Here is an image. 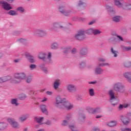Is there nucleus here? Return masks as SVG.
Here are the masks:
<instances>
[{
    "label": "nucleus",
    "mask_w": 131,
    "mask_h": 131,
    "mask_svg": "<svg viewBox=\"0 0 131 131\" xmlns=\"http://www.w3.org/2000/svg\"><path fill=\"white\" fill-rule=\"evenodd\" d=\"M113 89L116 92H124L125 91L124 85L119 82L115 83Z\"/></svg>",
    "instance_id": "3"
},
{
    "label": "nucleus",
    "mask_w": 131,
    "mask_h": 131,
    "mask_svg": "<svg viewBox=\"0 0 131 131\" xmlns=\"http://www.w3.org/2000/svg\"><path fill=\"white\" fill-rule=\"evenodd\" d=\"M117 37L118 38V40L119 41H123V38L122 36H121L120 35H117Z\"/></svg>",
    "instance_id": "52"
},
{
    "label": "nucleus",
    "mask_w": 131,
    "mask_h": 131,
    "mask_svg": "<svg viewBox=\"0 0 131 131\" xmlns=\"http://www.w3.org/2000/svg\"><path fill=\"white\" fill-rule=\"evenodd\" d=\"M88 110H89V113L90 114H96V113H99L101 112V110L100 108H96L95 109L92 108V107H89L88 108Z\"/></svg>",
    "instance_id": "14"
},
{
    "label": "nucleus",
    "mask_w": 131,
    "mask_h": 131,
    "mask_svg": "<svg viewBox=\"0 0 131 131\" xmlns=\"http://www.w3.org/2000/svg\"><path fill=\"white\" fill-rule=\"evenodd\" d=\"M121 120L125 125L128 124L130 122V119L125 116H122L121 117Z\"/></svg>",
    "instance_id": "17"
},
{
    "label": "nucleus",
    "mask_w": 131,
    "mask_h": 131,
    "mask_svg": "<svg viewBox=\"0 0 131 131\" xmlns=\"http://www.w3.org/2000/svg\"><path fill=\"white\" fill-rule=\"evenodd\" d=\"M122 49L123 51H130L131 50V47L122 46Z\"/></svg>",
    "instance_id": "34"
},
{
    "label": "nucleus",
    "mask_w": 131,
    "mask_h": 131,
    "mask_svg": "<svg viewBox=\"0 0 131 131\" xmlns=\"http://www.w3.org/2000/svg\"><path fill=\"white\" fill-rule=\"evenodd\" d=\"M102 32L98 29H94L93 30V35L95 36L100 35Z\"/></svg>",
    "instance_id": "29"
},
{
    "label": "nucleus",
    "mask_w": 131,
    "mask_h": 131,
    "mask_svg": "<svg viewBox=\"0 0 131 131\" xmlns=\"http://www.w3.org/2000/svg\"><path fill=\"white\" fill-rule=\"evenodd\" d=\"M32 81V77L31 76H28L27 78V83H30Z\"/></svg>",
    "instance_id": "48"
},
{
    "label": "nucleus",
    "mask_w": 131,
    "mask_h": 131,
    "mask_svg": "<svg viewBox=\"0 0 131 131\" xmlns=\"http://www.w3.org/2000/svg\"><path fill=\"white\" fill-rule=\"evenodd\" d=\"M86 67V64L84 62H82L79 65V69L82 70Z\"/></svg>",
    "instance_id": "45"
},
{
    "label": "nucleus",
    "mask_w": 131,
    "mask_h": 131,
    "mask_svg": "<svg viewBox=\"0 0 131 131\" xmlns=\"http://www.w3.org/2000/svg\"><path fill=\"white\" fill-rule=\"evenodd\" d=\"M124 66L126 68L131 67V62L126 61L124 63Z\"/></svg>",
    "instance_id": "47"
},
{
    "label": "nucleus",
    "mask_w": 131,
    "mask_h": 131,
    "mask_svg": "<svg viewBox=\"0 0 131 131\" xmlns=\"http://www.w3.org/2000/svg\"><path fill=\"white\" fill-rule=\"evenodd\" d=\"M59 11L61 14H63L64 16H68L70 14L69 12L66 11L65 7L63 6H60L59 7Z\"/></svg>",
    "instance_id": "16"
},
{
    "label": "nucleus",
    "mask_w": 131,
    "mask_h": 131,
    "mask_svg": "<svg viewBox=\"0 0 131 131\" xmlns=\"http://www.w3.org/2000/svg\"><path fill=\"white\" fill-rule=\"evenodd\" d=\"M63 28V26L60 23H54L51 25L50 30L51 31L57 32L58 29H62Z\"/></svg>",
    "instance_id": "5"
},
{
    "label": "nucleus",
    "mask_w": 131,
    "mask_h": 131,
    "mask_svg": "<svg viewBox=\"0 0 131 131\" xmlns=\"http://www.w3.org/2000/svg\"><path fill=\"white\" fill-rule=\"evenodd\" d=\"M34 35L38 37H43L46 36L47 33L44 30L38 29L34 32Z\"/></svg>",
    "instance_id": "7"
},
{
    "label": "nucleus",
    "mask_w": 131,
    "mask_h": 131,
    "mask_svg": "<svg viewBox=\"0 0 131 131\" xmlns=\"http://www.w3.org/2000/svg\"><path fill=\"white\" fill-rule=\"evenodd\" d=\"M69 127L71 128V131H79L74 124H70Z\"/></svg>",
    "instance_id": "32"
},
{
    "label": "nucleus",
    "mask_w": 131,
    "mask_h": 131,
    "mask_svg": "<svg viewBox=\"0 0 131 131\" xmlns=\"http://www.w3.org/2000/svg\"><path fill=\"white\" fill-rule=\"evenodd\" d=\"M51 57H52L51 52H49L48 53V55L47 56V62H48L49 63H52V60L51 59Z\"/></svg>",
    "instance_id": "27"
},
{
    "label": "nucleus",
    "mask_w": 131,
    "mask_h": 131,
    "mask_svg": "<svg viewBox=\"0 0 131 131\" xmlns=\"http://www.w3.org/2000/svg\"><path fill=\"white\" fill-rule=\"evenodd\" d=\"M122 131H131V129L129 128H122Z\"/></svg>",
    "instance_id": "53"
},
{
    "label": "nucleus",
    "mask_w": 131,
    "mask_h": 131,
    "mask_svg": "<svg viewBox=\"0 0 131 131\" xmlns=\"http://www.w3.org/2000/svg\"><path fill=\"white\" fill-rule=\"evenodd\" d=\"M123 9L124 10H131V4H126L125 3L123 6Z\"/></svg>",
    "instance_id": "30"
},
{
    "label": "nucleus",
    "mask_w": 131,
    "mask_h": 131,
    "mask_svg": "<svg viewBox=\"0 0 131 131\" xmlns=\"http://www.w3.org/2000/svg\"><path fill=\"white\" fill-rule=\"evenodd\" d=\"M37 68V66H36V64H31L29 66V68L31 71H33V70L36 69Z\"/></svg>",
    "instance_id": "38"
},
{
    "label": "nucleus",
    "mask_w": 131,
    "mask_h": 131,
    "mask_svg": "<svg viewBox=\"0 0 131 131\" xmlns=\"http://www.w3.org/2000/svg\"><path fill=\"white\" fill-rule=\"evenodd\" d=\"M39 68L40 70L43 71L45 73H47L48 71V68L47 67H45V63H40L39 65Z\"/></svg>",
    "instance_id": "20"
},
{
    "label": "nucleus",
    "mask_w": 131,
    "mask_h": 131,
    "mask_svg": "<svg viewBox=\"0 0 131 131\" xmlns=\"http://www.w3.org/2000/svg\"><path fill=\"white\" fill-rule=\"evenodd\" d=\"M111 52L114 55V57L116 58L118 57V54L119 53L118 51H116V50H114L113 48H112Z\"/></svg>",
    "instance_id": "28"
},
{
    "label": "nucleus",
    "mask_w": 131,
    "mask_h": 131,
    "mask_svg": "<svg viewBox=\"0 0 131 131\" xmlns=\"http://www.w3.org/2000/svg\"><path fill=\"white\" fill-rule=\"evenodd\" d=\"M2 79H3V82H6V81H8V80L11 79V76H8L6 77H4L2 78Z\"/></svg>",
    "instance_id": "44"
},
{
    "label": "nucleus",
    "mask_w": 131,
    "mask_h": 131,
    "mask_svg": "<svg viewBox=\"0 0 131 131\" xmlns=\"http://www.w3.org/2000/svg\"><path fill=\"white\" fill-rule=\"evenodd\" d=\"M113 20L114 22L119 23L120 21V16H117L113 18Z\"/></svg>",
    "instance_id": "36"
},
{
    "label": "nucleus",
    "mask_w": 131,
    "mask_h": 131,
    "mask_svg": "<svg viewBox=\"0 0 131 131\" xmlns=\"http://www.w3.org/2000/svg\"><path fill=\"white\" fill-rule=\"evenodd\" d=\"M102 117V116L101 115H97L96 117V119H100Z\"/></svg>",
    "instance_id": "61"
},
{
    "label": "nucleus",
    "mask_w": 131,
    "mask_h": 131,
    "mask_svg": "<svg viewBox=\"0 0 131 131\" xmlns=\"http://www.w3.org/2000/svg\"><path fill=\"white\" fill-rule=\"evenodd\" d=\"M46 124L47 125H51V121L48 120L46 122Z\"/></svg>",
    "instance_id": "59"
},
{
    "label": "nucleus",
    "mask_w": 131,
    "mask_h": 131,
    "mask_svg": "<svg viewBox=\"0 0 131 131\" xmlns=\"http://www.w3.org/2000/svg\"><path fill=\"white\" fill-rule=\"evenodd\" d=\"M55 106L59 109L71 110L73 108L72 103L67 101L66 98H62L60 96H58L56 99Z\"/></svg>",
    "instance_id": "1"
},
{
    "label": "nucleus",
    "mask_w": 131,
    "mask_h": 131,
    "mask_svg": "<svg viewBox=\"0 0 131 131\" xmlns=\"http://www.w3.org/2000/svg\"><path fill=\"white\" fill-rule=\"evenodd\" d=\"M40 108L42 112V113H45V114H47V110L46 109V105L42 104L40 106Z\"/></svg>",
    "instance_id": "33"
},
{
    "label": "nucleus",
    "mask_w": 131,
    "mask_h": 131,
    "mask_svg": "<svg viewBox=\"0 0 131 131\" xmlns=\"http://www.w3.org/2000/svg\"><path fill=\"white\" fill-rule=\"evenodd\" d=\"M110 66V64L109 63H103L102 64H100L99 66L101 67H106V66Z\"/></svg>",
    "instance_id": "51"
},
{
    "label": "nucleus",
    "mask_w": 131,
    "mask_h": 131,
    "mask_svg": "<svg viewBox=\"0 0 131 131\" xmlns=\"http://www.w3.org/2000/svg\"><path fill=\"white\" fill-rule=\"evenodd\" d=\"M67 90L70 93H74L76 92L77 88L74 84H69L67 86Z\"/></svg>",
    "instance_id": "11"
},
{
    "label": "nucleus",
    "mask_w": 131,
    "mask_h": 131,
    "mask_svg": "<svg viewBox=\"0 0 131 131\" xmlns=\"http://www.w3.org/2000/svg\"><path fill=\"white\" fill-rule=\"evenodd\" d=\"M75 38L79 41H83L86 38V35L83 31H79L75 35Z\"/></svg>",
    "instance_id": "4"
},
{
    "label": "nucleus",
    "mask_w": 131,
    "mask_h": 131,
    "mask_svg": "<svg viewBox=\"0 0 131 131\" xmlns=\"http://www.w3.org/2000/svg\"><path fill=\"white\" fill-rule=\"evenodd\" d=\"M58 47L59 45L56 42H54L51 45V48L53 50H57Z\"/></svg>",
    "instance_id": "35"
},
{
    "label": "nucleus",
    "mask_w": 131,
    "mask_h": 131,
    "mask_svg": "<svg viewBox=\"0 0 131 131\" xmlns=\"http://www.w3.org/2000/svg\"><path fill=\"white\" fill-rule=\"evenodd\" d=\"M106 60L104 58H101L99 59V61L100 62H105Z\"/></svg>",
    "instance_id": "57"
},
{
    "label": "nucleus",
    "mask_w": 131,
    "mask_h": 131,
    "mask_svg": "<svg viewBox=\"0 0 131 131\" xmlns=\"http://www.w3.org/2000/svg\"><path fill=\"white\" fill-rule=\"evenodd\" d=\"M124 77L127 79L129 82H131V72H127L124 74Z\"/></svg>",
    "instance_id": "19"
},
{
    "label": "nucleus",
    "mask_w": 131,
    "mask_h": 131,
    "mask_svg": "<svg viewBox=\"0 0 131 131\" xmlns=\"http://www.w3.org/2000/svg\"><path fill=\"white\" fill-rule=\"evenodd\" d=\"M7 121L13 128H17V122L15 119L13 118H8L7 119Z\"/></svg>",
    "instance_id": "9"
},
{
    "label": "nucleus",
    "mask_w": 131,
    "mask_h": 131,
    "mask_svg": "<svg viewBox=\"0 0 131 131\" xmlns=\"http://www.w3.org/2000/svg\"><path fill=\"white\" fill-rule=\"evenodd\" d=\"M85 116L83 114L79 115V121L81 122H84Z\"/></svg>",
    "instance_id": "40"
},
{
    "label": "nucleus",
    "mask_w": 131,
    "mask_h": 131,
    "mask_svg": "<svg viewBox=\"0 0 131 131\" xmlns=\"http://www.w3.org/2000/svg\"><path fill=\"white\" fill-rule=\"evenodd\" d=\"M95 23V21L94 20L91 21L90 22H89V25H93L94 23Z\"/></svg>",
    "instance_id": "63"
},
{
    "label": "nucleus",
    "mask_w": 131,
    "mask_h": 131,
    "mask_svg": "<svg viewBox=\"0 0 131 131\" xmlns=\"http://www.w3.org/2000/svg\"><path fill=\"white\" fill-rule=\"evenodd\" d=\"M93 131H100V128L98 127H94L93 128Z\"/></svg>",
    "instance_id": "54"
},
{
    "label": "nucleus",
    "mask_w": 131,
    "mask_h": 131,
    "mask_svg": "<svg viewBox=\"0 0 131 131\" xmlns=\"http://www.w3.org/2000/svg\"><path fill=\"white\" fill-rule=\"evenodd\" d=\"M84 3L81 2V1L79 2V4H78V7H80L82 6V5H84Z\"/></svg>",
    "instance_id": "58"
},
{
    "label": "nucleus",
    "mask_w": 131,
    "mask_h": 131,
    "mask_svg": "<svg viewBox=\"0 0 131 131\" xmlns=\"http://www.w3.org/2000/svg\"><path fill=\"white\" fill-rule=\"evenodd\" d=\"M9 124L5 122H0V131L5 130L8 128Z\"/></svg>",
    "instance_id": "15"
},
{
    "label": "nucleus",
    "mask_w": 131,
    "mask_h": 131,
    "mask_svg": "<svg viewBox=\"0 0 131 131\" xmlns=\"http://www.w3.org/2000/svg\"><path fill=\"white\" fill-rule=\"evenodd\" d=\"M60 84L61 81L59 79H56L53 83V88L54 90L58 93H61L62 91V89L60 88H59Z\"/></svg>",
    "instance_id": "6"
},
{
    "label": "nucleus",
    "mask_w": 131,
    "mask_h": 131,
    "mask_svg": "<svg viewBox=\"0 0 131 131\" xmlns=\"http://www.w3.org/2000/svg\"><path fill=\"white\" fill-rule=\"evenodd\" d=\"M34 93H35V91H31L30 92L31 95H34Z\"/></svg>",
    "instance_id": "62"
},
{
    "label": "nucleus",
    "mask_w": 131,
    "mask_h": 131,
    "mask_svg": "<svg viewBox=\"0 0 131 131\" xmlns=\"http://www.w3.org/2000/svg\"><path fill=\"white\" fill-rule=\"evenodd\" d=\"M29 116L27 114L23 115L20 117L18 118V121L20 123H23L28 119Z\"/></svg>",
    "instance_id": "18"
},
{
    "label": "nucleus",
    "mask_w": 131,
    "mask_h": 131,
    "mask_svg": "<svg viewBox=\"0 0 131 131\" xmlns=\"http://www.w3.org/2000/svg\"><path fill=\"white\" fill-rule=\"evenodd\" d=\"M0 5H2L3 9L5 10L6 11H9V10H11L12 7H11V5L8 2L2 1L0 2Z\"/></svg>",
    "instance_id": "8"
},
{
    "label": "nucleus",
    "mask_w": 131,
    "mask_h": 131,
    "mask_svg": "<svg viewBox=\"0 0 131 131\" xmlns=\"http://www.w3.org/2000/svg\"><path fill=\"white\" fill-rule=\"evenodd\" d=\"M89 93H90V95L92 97L94 96V90L93 89H91L89 90Z\"/></svg>",
    "instance_id": "49"
},
{
    "label": "nucleus",
    "mask_w": 131,
    "mask_h": 131,
    "mask_svg": "<svg viewBox=\"0 0 131 131\" xmlns=\"http://www.w3.org/2000/svg\"><path fill=\"white\" fill-rule=\"evenodd\" d=\"M117 125V122L116 121H111L109 122L107 125L110 127H114Z\"/></svg>",
    "instance_id": "25"
},
{
    "label": "nucleus",
    "mask_w": 131,
    "mask_h": 131,
    "mask_svg": "<svg viewBox=\"0 0 131 131\" xmlns=\"http://www.w3.org/2000/svg\"><path fill=\"white\" fill-rule=\"evenodd\" d=\"M80 55L82 56H85V55H86V54H88V50L86 49H82L80 52Z\"/></svg>",
    "instance_id": "24"
},
{
    "label": "nucleus",
    "mask_w": 131,
    "mask_h": 131,
    "mask_svg": "<svg viewBox=\"0 0 131 131\" xmlns=\"http://www.w3.org/2000/svg\"><path fill=\"white\" fill-rule=\"evenodd\" d=\"M25 56L26 57H27V59L29 60L30 63H33L35 62L34 57L30 54V53H26Z\"/></svg>",
    "instance_id": "13"
},
{
    "label": "nucleus",
    "mask_w": 131,
    "mask_h": 131,
    "mask_svg": "<svg viewBox=\"0 0 131 131\" xmlns=\"http://www.w3.org/2000/svg\"><path fill=\"white\" fill-rule=\"evenodd\" d=\"M123 107H124L123 105H122V104H120V106H119V109L120 110H122Z\"/></svg>",
    "instance_id": "60"
},
{
    "label": "nucleus",
    "mask_w": 131,
    "mask_h": 131,
    "mask_svg": "<svg viewBox=\"0 0 131 131\" xmlns=\"http://www.w3.org/2000/svg\"><path fill=\"white\" fill-rule=\"evenodd\" d=\"M72 122V120H71V115H68L66 117V120H63L62 122V125L63 126H67L68 124L71 125V123Z\"/></svg>",
    "instance_id": "10"
},
{
    "label": "nucleus",
    "mask_w": 131,
    "mask_h": 131,
    "mask_svg": "<svg viewBox=\"0 0 131 131\" xmlns=\"http://www.w3.org/2000/svg\"><path fill=\"white\" fill-rule=\"evenodd\" d=\"M8 14L10 15V16H15L16 15V11L10 10L9 11Z\"/></svg>",
    "instance_id": "46"
},
{
    "label": "nucleus",
    "mask_w": 131,
    "mask_h": 131,
    "mask_svg": "<svg viewBox=\"0 0 131 131\" xmlns=\"http://www.w3.org/2000/svg\"><path fill=\"white\" fill-rule=\"evenodd\" d=\"M86 33L88 35H93L94 34V29L91 28L90 29H88L86 31Z\"/></svg>",
    "instance_id": "37"
},
{
    "label": "nucleus",
    "mask_w": 131,
    "mask_h": 131,
    "mask_svg": "<svg viewBox=\"0 0 131 131\" xmlns=\"http://www.w3.org/2000/svg\"><path fill=\"white\" fill-rule=\"evenodd\" d=\"M26 78V75L24 73H18L17 75V83L21 82L22 80H24Z\"/></svg>",
    "instance_id": "12"
},
{
    "label": "nucleus",
    "mask_w": 131,
    "mask_h": 131,
    "mask_svg": "<svg viewBox=\"0 0 131 131\" xmlns=\"http://www.w3.org/2000/svg\"><path fill=\"white\" fill-rule=\"evenodd\" d=\"M108 95L110 98V101L113 106H115L119 103V100L115 96V93L112 89L108 91Z\"/></svg>",
    "instance_id": "2"
},
{
    "label": "nucleus",
    "mask_w": 131,
    "mask_h": 131,
    "mask_svg": "<svg viewBox=\"0 0 131 131\" xmlns=\"http://www.w3.org/2000/svg\"><path fill=\"white\" fill-rule=\"evenodd\" d=\"M27 98V96H26V94L21 93L19 95H18V99L21 100H25Z\"/></svg>",
    "instance_id": "23"
},
{
    "label": "nucleus",
    "mask_w": 131,
    "mask_h": 131,
    "mask_svg": "<svg viewBox=\"0 0 131 131\" xmlns=\"http://www.w3.org/2000/svg\"><path fill=\"white\" fill-rule=\"evenodd\" d=\"M47 100V98L46 97H45L43 99L41 100V102H44L46 101Z\"/></svg>",
    "instance_id": "64"
},
{
    "label": "nucleus",
    "mask_w": 131,
    "mask_h": 131,
    "mask_svg": "<svg viewBox=\"0 0 131 131\" xmlns=\"http://www.w3.org/2000/svg\"><path fill=\"white\" fill-rule=\"evenodd\" d=\"M18 42L19 43H24L25 41H27L26 39L23 38L19 39L17 40Z\"/></svg>",
    "instance_id": "50"
},
{
    "label": "nucleus",
    "mask_w": 131,
    "mask_h": 131,
    "mask_svg": "<svg viewBox=\"0 0 131 131\" xmlns=\"http://www.w3.org/2000/svg\"><path fill=\"white\" fill-rule=\"evenodd\" d=\"M77 52V50L76 48H73V50H72V54H75Z\"/></svg>",
    "instance_id": "55"
},
{
    "label": "nucleus",
    "mask_w": 131,
    "mask_h": 131,
    "mask_svg": "<svg viewBox=\"0 0 131 131\" xmlns=\"http://www.w3.org/2000/svg\"><path fill=\"white\" fill-rule=\"evenodd\" d=\"M10 102L12 105H15V106H17V99H11Z\"/></svg>",
    "instance_id": "43"
},
{
    "label": "nucleus",
    "mask_w": 131,
    "mask_h": 131,
    "mask_svg": "<svg viewBox=\"0 0 131 131\" xmlns=\"http://www.w3.org/2000/svg\"><path fill=\"white\" fill-rule=\"evenodd\" d=\"M114 3H115V5L117 7H119V8H123V6H124V4H122L118 0H114Z\"/></svg>",
    "instance_id": "22"
},
{
    "label": "nucleus",
    "mask_w": 131,
    "mask_h": 131,
    "mask_svg": "<svg viewBox=\"0 0 131 131\" xmlns=\"http://www.w3.org/2000/svg\"><path fill=\"white\" fill-rule=\"evenodd\" d=\"M17 12H19V13H24L25 12V9L24 7H19L17 8Z\"/></svg>",
    "instance_id": "42"
},
{
    "label": "nucleus",
    "mask_w": 131,
    "mask_h": 131,
    "mask_svg": "<svg viewBox=\"0 0 131 131\" xmlns=\"http://www.w3.org/2000/svg\"><path fill=\"white\" fill-rule=\"evenodd\" d=\"M71 50V47H66L63 49V52L64 53V54H69Z\"/></svg>",
    "instance_id": "26"
},
{
    "label": "nucleus",
    "mask_w": 131,
    "mask_h": 131,
    "mask_svg": "<svg viewBox=\"0 0 131 131\" xmlns=\"http://www.w3.org/2000/svg\"><path fill=\"white\" fill-rule=\"evenodd\" d=\"M46 94H47L48 95H49V96H51V95H52L53 94V93H52V92H51V91H47V92H46Z\"/></svg>",
    "instance_id": "56"
},
{
    "label": "nucleus",
    "mask_w": 131,
    "mask_h": 131,
    "mask_svg": "<svg viewBox=\"0 0 131 131\" xmlns=\"http://www.w3.org/2000/svg\"><path fill=\"white\" fill-rule=\"evenodd\" d=\"M103 71L100 68L97 67L95 69V74L96 75H100L103 73Z\"/></svg>",
    "instance_id": "21"
},
{
    "label": "nucleus",
    "mask_w": 131,
    "mask_h": 131,
    "mask_svg": "<svg viewBox=\"0 0 131 131\" xmlns=\"http://www.w3.org/2000/svg\"><path fill=\"white\" fill-rule=\"evenodd\" d=\"M106 9L107 11L109 12L110 14H111V13H113V12H114V10L109 5H106Z\"/></svg>",
    "instance_id": "41"
},
{
    "label": "nucleus",
    "mask_w": 131,
    "mask_h": 131,
    "mask_svg": "<svg viewBox=\"0 0 131 131\" xmlns=\"http://www.w3.org/2000/svg\"><path fill=\"white\" fill-rule=\"evenodd\" d=\"M38 57L39 59L43 60L46 57V54L45 53H40Z\"/></svg>",
    "instance_id": "39"
},
{
    "label": "nucleus",
    "mask_w": 131,
    "mask_h": 131,
    "mask_svg": "<svg viewBox=\"0 0 131 131\" xmlns=\"http://www.w3.org/2000/svg\"><path fill=\"white\" fill-rule=\"evenodd\" d=\"M43 119V117H36L35 118V121L37 123H38L39 124H40L41 123V122L42 121Z\"/></svg>",
    "instance_id": "31"
}]
</instances>
